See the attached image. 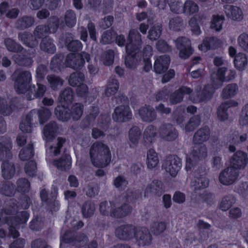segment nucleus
Here are the masks:
<instances>
[{"label":"nucleus","instance_id":"64","mask_svg":"<svg viewBox=\"0 0 248 248\" xmlns=\"http://www.w3.org/2000/svg\"><path fill=\"white\" fill-rule=\"evenodd\" d=\"M183 25V19L179 16L171 18L169 23L170 29L176 31H181Z\"/></svg>","mask_w":248,"mask_h":248},{"label":"nucleus","instance_id":"1","mask_svg":"<svg viewBox=\"0 0 248 248\" xmlns=\"http://www.w3.org/2000/svg\"><path fill=\"white\" fill-rule=\"evenodd\" d=\"M89 154L94 167L104 168L110 162L111 155L109 148L102 142H94L90 148Z\"/></svg>","mask_w":248,"mask_h":248},{"label":"nucleus","instance_id":"20","mask_svg":"<svg viewBox=\"0 0 248 248\" xmlns=\"http://www.w3.org/2000/svg\"><path fill=\"white\" fill-rule=\"evenodd\" d=\"M221 46V40L215 36L205 37L202 43L198 46V48L204 52L210 50H215Z\"/></svg>","mask_w":248,"mask_h":248},{"label":"nucleus","instance_id":"54","mask_svg":"<svg viewBox=\"0 0 248 248\" xmlns=\"http://www.w3.org/2000/svg\"><path fill=\"white\" fill-rule=\"evenodd\" d=\"M15 185L11 182L3 183L0 188L2 194L8 197H12L15 195L16 189Z\"/></svg>","mask_w":248,"mask_h":248},{"label":"nucleus","instance_id":"6","mask_svg":"<svg viewBox=\"0 0 248 248\" xmlns=\"http://www.w3.org/2000/svg\"><path fill=\"white\" fill-rule=\"evenodd\" d=\"M90 55L86 52L80 53H69L65 58L66 66L74 70H81L84 67L85 61L89 62Z\"/></svg>","mask_w":248,"mask_h":248},{"label":"nucleus","instance_id":"62","mask_svg":"<svg viewBox=\"0 0 248 248\" xmlns=\"http://www.w3.org/2000/svg\"><path fill=\"white\" fill-rule=\"evenodd\" d=\"M224 20L225 17L223 16L214 15L211 22V29L216 31H220L222 28Z\"/></svg>","mask_w":248,"mask_h":248},{"label":"nucleus","instance_id":"15","mask_svg":"<svg viewBox=\"0 0 248 248\" xmlns=\"http://www.w3.org/2000/svg\"><path fill=\"white\" fill-rule=\"evenodd\" d=\"M158 132L161 139L169 141L174 140L178 136V131L170 124H162L159 128Z\"/></svg>","mask_w":248,"mask_h":248},{"label":"nucleus","instance_id":"2","mask_svg":"<svg viewBox=\"0 0 248 248\" xmlns=\"http://www.w3.org/2000/svg\"><path fill=\"white\" fill-rule=\"evenodd\" d=\"M51 115L50 109L44 107L39 109H33L22 117L19 128L24 133H30L32 132V122L34 118L38 116L39 123L43 124L48 121Z\"/></svg>","mask_w":248,"mask_h":248},{"label":"nucleus","instance_id":"12","mask_svg":"<svg viewBox=\"0 0 248 248\" xmlns=\"http://www.w3.org/2000/svg\"><path fill=\"white\" fill-rule=\"evenodd\" d=\"M20 103L17 97H13L7 103L6 100L0 96V113L5 116H9L15 111L20 108Z\"/></svg>","mask_w":248,"mask_h":248},{"label":"nucleus","instance_id":"8","mask_svg":"<svg viewBox=\"0 0 248 248\" xmlns=\"http://www.w3.org/2000/svg\"><path fill=\"white\" fill-rule=\"evenodd\" d=\"M181 167V159L176 155H168L162 161V169L169 173L172 177L177 175Z\"/></svg>","mask_w":248,"mask_h":248},{"label":"nucleus","instance_id":"61","mask_svg":"<svg viewBox=\"0 0 248 248\" xmlns=\"http://www.w3.org/2000/svg\"><path fill=\"white\" fill-rule=\"evenodd\" d=\"M201 117L199 115L192 116L185 126V130L186 132H192L198 127L200 125Z\"/></svg>","mask_w":248,"mask_h":248},{"label":"nucleus","instance_id":"51","mask_svg":"<svg viewBox=\"0 0 248 248\" xmlns=\"http://www.w3.org/2000/svg\"><path fill=\"white\" fill-rule=\"evenodd\" d=\"M201 20V17L197 16H194L189 20L188 24L193 34L199 36L202 33L201 28L199 26Z\"/></svg>","mask_w":248,"mask_h":248},{"label":"nucleus","instance_id":"9","mask_svg":"<svg viewBox=\"0 0 248 248\" xmlns=\"http://www.w3.org/2000/svg\"><path fill=\"white\" fill-rule=\"evenodd\" d=\"M190 155V157L186 158V169L187 171L190 170L191 168L196 165V162L207 157V148L204 145H201L200 147L194 149Z\"/></svg>","mask_w":248,"mask_h":248},{"label":"nucleus","instance_id":"42","mask_svg":"<svg viewBox=\"0 0 248 248\" xmlns=\"http://www.w3.org/2000/svg\"><path fill=\"white\" fill-rule=\"evenodd\" d=\"M46 25L48 28L50 33H56L60 26H64L63 21H60L59 17L56 16H50Z\"/></svg>","mask_w":248,"mask_h":248},{"label":"nucleus","instance_id":"10","mask_svg":"<svg viewBox=\"0 0 248 248\" xmlns=\"http://www.w3.org/2000/svg\"><path fill=\"white\" fill-rule=\"evenodd\" d=\"M112 117L116 122H127L132 119V112L128 105H121L114 108Z\"/></svg>","mask_w":248,"mask_h":248},{"label":"nucleus","instance_id":"31","mask_svg":"<svg viewBox=\"0 0 248 248\" xmlns=\"http://www.w3.org/2000/svg\"><path fill=\"white\" fill-rule=\"evenodd\" d=\"M128 140L130 147L133 148L137 146L140 140L141 136V131L138 126L132 125L128 131Z\"/></svg>","mask_w":248,"mask_h":248},{"label":"nucleus","instance_id":"47","mask_svg":"<svg viewBox=\"0 0 248 248\" xmlns=\"http://www.w3.org/2000/svg\"><path fill=\"white\" fill-rule=\"evenodd\" d=\"M147 166L149 169H152L157 166L159 163L158 155L155 150L150 149L147 153Z\"/></svg>","mask_w":248,"mask_h":248},{"label":"nucleus","instance_id":"3","mask_svg":"<svg viewBox=\"0 0 248 248\" xmlns=\"http://www.w3.org/2000/svg\"><path fill=\"white\" fill-rule=\"evenodd\" d=\"M30 217V214L27 211H21L16 216L7 217L0 212V226L7 224L9 227V233L13 238H17L19 236L17 230L20 225L26 224Z\"/></svg>","mask_w":248,"mask_h":248},{"label":"nucleus","instance_id":"45","mask_svg":"<svg viewBox=\"0 0 248 248\" xmlns=\"http://www.w3.org/2000/svg\"><path fill=\"white\" fill-rule=\"evenodd\" d=\"M17 201L15 199H11L9 202V204L3 209V211L0 212L6 215H15L16 216L20 212L18 211L21 209ZM4 216V215H3Z\"/></svg>","mask_w":248,"mask_h":248},{"label":"nucleus","instance_id":"58","mask_svg":"<svg viewBox=\"0 0 248 248\" xmlns=\"http://www.w3.org/2000/svg\"><path fill=\"white\" fill-rule=\"evenodd\" d=\"M85 79V76L83 73L74 72L72 73L68 79V82L70 86L76 87L83 82Z\"/></svg>","mask_w":248,"mask_h":248},{"label":"nucleus","instance_id":"30","mask_svg":"<svg viewBox=\"0 0 248 248\" xmlns=\"http://www.w3.org/2000/svg\"><path fill=\"white\" fill-rule=\"evenodd\" d=\"M58 126L55 121H51L46 124L43 129V134L46 140L50 141L54 140L57 135Z\"/></svg>","mask_w":248,"mask_h":248},{"label":"nucleus","instance_id":"55","mask_svg":"<svg viewBox=\"0 0 248 248\" xmlns=\"http://www.w3.org/2000/svg\"><path fill=\"white\" fill-rule=\"evenodd\" d=\"M183 13L187 15H191L198 13L199 7L198 4L191 0H186L183 6Z\"/></svg>","mask_w":248,"mask_h":248},{"label":"nucleus","instance_id":"52","mask_svg":"<svg viewBox=\"0 0 248 248\" xmlns=\"http://www.w3.org/2000/svg\"><path fill=\"white\" fill-rule=\"evenodd\" d=\"M65 25L69 27L72 28L77 23V16L75 12L72 9H68L65 12L64 21Z\"/></svg>","mask_w":248,"mask_h":248},{"label":"nucleus","instance_id":"60","mask_svg":"<svg viewBox=\"0 0 248 248\" xmlns=\"http://www.w3.org/2000/svg\"><path fill=\"white\" fill-rule=\"evenodd\" d=\"M194 186L195 190L203 189L206 188L209 183V180L204 175H200L195 177L194 181Z\"/></svg>","mask_w":248,"mask_h":248},{"label":"nucleus","instance_id":"14","mask_svg":"<svg viewBox=\"0 0 248 248\" xmlns=\"http://www.w3.org/2000/svg\"><path fill=\"white\" fill-rule=\"evenodd\" d=\"M136 227L130 224L121 225L116 228V237L121 240H130L133 238Z\"/></svg>","mask_w":248,"mask_h":248},{"label":"nucleus","instance_id":"50","mask_svg":"<svg viewBox=\"0 0 248 248\" xmlns=\"http://www.w3.org/2000/svg\"><path fill=\"white\" fill-rule=\"evenodd\" d=\"M235 67L239 71L243 70L248 64V59L246 55L239 52L235 57L233 61Z\"/></svg>","mask_w":248,"mask_h":248},{"label":"nucleus","instance_id":"49","mask_svg":"<svg viewBox=\"0 0 248 248\" xmlns=\"http://www.w3.org/2000/svg\"><path fill=\"white\" fill-rule=\"evenodd\" d=\"M84 106L81 103H74L70 108L72 119L74 121L80 119L83 114Z\"/></svg>","mask_w":248,"mask_h":248},{"label":"nucleus","instance_id":"32","mask_svg":"<svg viewBox=\"0 0 248 248\" xmlns=\"http://www.w3.org/2000/svg\"><path fill=\"white\" fill-rule=\"evenodd\" d=\"M157 134L156 127L150 124L145 129L143 134V142L145 146L153 143Z\"/></svg>","mask_w":248,"mask_h":248},{"label":"nucleus","instance_id":"36","mask_svg":"<svg viewBox=\"0 0 248 248\" xmlns=\"http://www.w3.org/2000/svg\"><path fill=\"white\" fill-rule=\"evenodd\" d=\"M40 47L41 50L48 54H53L56 51L54 40L49 36H46L42 39Z\"/></svg>","mask_w":248,"mask_h":248},{"label":"nucleus","instance_id":"35","mask_svg":"<svg viewBox=\"0 0 248 248\" xmlns=\"http://www.w3.org/2000/svg\"><path fill=\"white\" fill-rule=\"evenodd\" d=\"M224 8L227 16L232 20L239 21L243 19V12L239 7L233 5H227Z\"/></svg>","mask_w":248,"mask_h":248},{"label":"nucleus","instance_id":"43","mask_svg":"<svg viewBox=\"0 0 248 248\" xmlns=\"http://www.w3.org/2000/svg\"><path fill=\"white\" fill-rule=\"evenodd\" d=\"M74 92L73 90L67 87L62 91L59 96L60 101L63 103L65 105L69 106L74 100Z\"/></svg>","mask_w":248,"mask_h":248},{"label":"nucleus","instance_id":"33","mask_svg":"<svg viewBox=\"0 0 248 248\" xmlns=\"http://www.w3.org/2000/svg\"><path fill=\"white\" fill-rule=\"evenodd\" d=\"M18 38L23 44L28 47H33L38 44L34 35L29 31L19 32L18 33Z\"/></svg>","mask_w":248,"mask_h":248},{"label":"nucleus","instance_id":"24","mask_svg":"<svg viewBox=\"0 0 248 248\" xmlns=\"http://www.w3.org/2000/svg\"><path fill=\"white\" fill-rule=\"evenodd\" d=\"M170 62L169 56L164 55L157 57L154 64L155 72L160 74L166 72L169 68Z\"/></svg>","mask_w":248,"mask_h":248},{"label":"nucleus","instance_id":"21","mask_svg":"<svg viewBox=\"0 0 248 248\" xmlns=\"http://www.w3.org/2000/svg\"><path fill=\"white\" fill-rule=\"evenodd\" d=\"M164 192V185L163 182L158 179H154L149 184L144 190V196L148 197L151 194L159 197Z\"/></svg>","mask_w":248,"mask_h":248},{"label":"nucleus","instance_id":"4","mask_svg":"<svg viewBox=\"0 0 248 248\" xmlns=\"http://www.w3.org/2000/svg\"><path fill=\"white\" fill-rule=\"evenodd\" d=\"M14 88L17 93L24 94L31 87V74L30 71L21 69L15 71L13 74Z\"/></svg>","mask_w":248,"mask_h":248},{"label":"nucleus","instance_id":"11","mask_svg":"<svg viewBox=\"0 0 248 248\" xmlns=\"http://www.w3.org/2000/svg\"><path fill=\"white\" fill-rule=\"evenodd\" d=\"M176 47L179 50V57L183 59L188 58L193 53L190 40L184 36L178 37L175 41Z\"/></svg>","mask_w":248,"mask_h":248},{"label":"nucleus","instance_id":"25","mask_svg":"<svg viewBox=\"0 0 248 248\" xmlns=\"http://www.w3.org/2000/svg\"><path fill=\"white\" fill-rule=\"evenodd\" d=\"M64 58V55L63 53L55 54L52 58L50 62L51 70L55 72H59L66 67Z\"/></svg>","mask_w":248,"mask_h":248},{"label":"nucleus","instance_id":"16","mask_svg":"<svg viewBox=\"0 0 248 248\" xmlns=\"http://www.w3.org/2000/svg\"><path fill=\"white\" fill-rule=\"evenodd\" d=\"M248 162L247 154L243 151H237L231 159V168L235 170L243 169Z\"/></svg>","mask_w":248,"mask_h":248},{"label":"nucleus","instance_id":"5","mask_svg":"<svg viewBox=\"0 0 248 248\" xmlns=\"http://www.w3.org/2000/svg\"><path fill=\"white\" fill-rule=\"evenodd\" d=\"M58 188L53 185L49 194L46 189L41 190L40 197L43 203L46 205L47 210L53 213L58 211L60 207L59 201L57 200L58 195Z\"/></svg>","mask_w":248,"mask_h":248},{"label":"nucleus","instance_id":"19","mask_svg":"<svg viewBox=\"0 0 248 248\" xmlns=\"http://www.w3.org/2000/svg\"><path fill=\"white\" fill-rule=\"evenodd\" d=\"M192 92L190 88L182 86L176 90L174 92L170 93L169 98V102L171 105H176L181 102L186 94H189Z\"/></svg>","mask_w":248,"mask_h":248},{"label":"nucleus","instance_id":"18","mask_svg":"<svg viewBox=\"0 0 248 248\" xmlns=\"http://www.w3.org/2000/svg\"><path fill=\"white\" fill-rule=\"evenodd\" d=\"M238 173L236 170L228 167L222 171L219 175V181L223 185L232 184L237 179Z\"/></svg>","mask_w":248,"mask_h":248},{"label":"nucleus","instance_id":"39","mask_svg":"<svg viewBox=\"0 0 248 248\" xmlns=\"http://www.w3.org/2000/svg\"><path fill=\"white\" fill-rule=\"evenodd\" d=\"M15 166L13 163L8 160L3 161L1 165V172L5 180L11 179L15 174Z\"/></svg>","mask_w":248,"mask_h":248},{"label":"nucleus","instance_id":"48","mask_svg":"<svg viewBox=\"0 0 248 248\" xmlns=\"http://www.w3.org/2000/svg\"><path fill=\"white\" fill-rule=\"evenodd\" d=\"M46 79L52 90L56 91L63 83V80L60 77L54 74L48 75Z\"/></svg>","mask_w":248,"mask_h":248},{"label":"nucleus","instance_id":"37","mask_svg":"<svg viewBox=\"0 0 248 248\" xmlns=\"http://www.w3.org/2000/svg\"><path fill=\"white\" fill-rule=\"evenodd\" d=\"M35 19L31 16L25 15L19 17L16 22V26L17 29L24 30L31 27L33 25Z\"/></svg>","mask_w":248,"mask_h":248},{"label":"nucleus","instance_id":"41","mask_svg":"<svg viewBox=\"0 0 248 248\" xmlns=\"http://www.w3.org/2000/svg\"><path fill=\"white\" fill-rule=\"evenodd\" d=\"M238 92V85L236 83H230L223 88L221 96L223 99H230L234 97Z\"/></svg>","mask_w":248,"mask_h":248},{"label":"nucleus","instance_id":"17","mask_svg":"<svg viewBox=\"0 0 248 248\" xmlns=\"http://www.w3.org/2000/svg\"><path fill=\"white\" fill-rule=\"evenodd\" d=\"M214 92L215 88L213 85L206 84L201 92L193 96L192 101L196 104L205 102L212 98Z\"/></svg>","mask_w":248,"mask_h":248},{"label":"nucleus","instance_id":"7","mask_svg":"<svg viewBox=\"0 0 248 248\" xmlns=\"http://www.w3.org/2000/svg\"><path fill=\"white\" fill-rule=\"evenodd\" d=\"M128 43L125 46L126 52L127 54L135 55L141 54L139 51L141 47V35L138 31L130 30L127 37Z\"/></svg>","mask_w":248,"mask_h":248},{"label":"nucleus","instance_id":"26","mask_svg":"<svg viewBox=\"0 0 248 248\" xmlns=\"http://www.w3.org/2000/svg\"><path fill=\"white\" fill-rule=\"evenodd\" d=\"M139 114L142 120L144 122H151L155 120L156 114L154 108L150 105H145L141 107Z\"/></svg>","mask_w":248,"mask_h":248},{"label":"nucleus","instance_id":"29","mask_svg":"<svg viewBox=\"0 0 248 248\" xmlns=\"http://www.w3.org/2000/svg\"><path fill=\"white\" fill-rule=\"evenodd\" d=\"M53 165L61 171L69 170L72 165V159L69 155H63L59 159L53 161Z\"/></svg>","mask_w":248,"mask_h":248},{"label":"nucleus","instance_id":"59","mask_svg":"<svg viewBox=\"0 0 248 248\" xmlns=\"http://www.w3.org/2000/svg\"><path fill=\"white\" fill-rule=\"evenodd\" d=\"M24 165V171L26 175L30 177H34L37 171V163L35 160H27Z\"/></svg>","mask_w":248,"mask_h":248},{"label":"nucleus","instance_id":"40","mask_svg":"<svg viewBox=\"0 0 248 248\" xmlns=\"http://www.w3.org/2000/svg\"><path fill=\"white\" fill-rule=\"evenodd\" d=\"M135 55L127 54L125 56L124 63L126 68L130 69H134L139 64L142 60L141 54Z\"/></svg>","mask_w":248,"mask_h":248},{"label":"nucleus","instance_id":"57","mask_svg":"<svg viewBox=\"0 0 248 248\" xmlns=\"http://www.w3.org/2000/svg\"><path fill=\"white\" fill-rule=\"evenodd\" d=\"M16 190L21 194L28 193L31 187L30 181L25 178H20L16 181Z\"/></svg>","mask_w":248,"mask_h":248},{"label":"nucleus","instance_id":"63","mask_svg":"<svg viewBox=\"0 0 248 248\" xmlns=\"http://www.w3.org/2000/svg\"><path fill=\"white\" fill-rule=\"evenodd\" d=\"M235 201V200L233 197L227 195L222 198L219 204V208L223 211H226L232 207Z\"/></svg>","mask_w":248,"mask_h":248},{"label":"nucleus","instance_id":"28","mask_svg":"<svg viewBox=\"0 0 248 248\" xmlns=\"http://www.w3.org/2000/svg\"><path fill=\"white\" fill-rule=\"evenodd\" d=\"M12 58L17 65L21 66L30 67L33 62L32 58L27 52L14 54Z\"/></svg>","mask_w":248,"mask_h":248},{"label":"nucleus","instance_id":"34","mask_svg":"<svg viewBox=\"0 0 248 248\" xmlns=\"http://www.w3.org/2000/svg\"><path fill=\"white\" fill-rule=\"evenodd\" d=\"M34 155V145L32 143H29L20 150L18 156L21 161H25L32 160Z\"/></svg>","mask_w":248,"mask_h":248},{"label":"nucleus","instance_id":"44","mask_svg":"<svg viewBox=\"0 0 248 248\" xmlns=\"http://www.w3.org/2000/svg\"><path fill=\"white\" fill-rule=\"evenodd\" d=\"M119 88V81L114 78H110L105 89V95L108 97L114 95Z\"/></svg>","mask_w":248,"mask_h":248},{"label":"nucleus","instance_id":"46","mask_svg":"<svg viewBox=\"0 0 248 248\" xmlns=\"http://www.w3.org/2000/svg\"><path fill=\"white\" fill-rule=\"evenodd\" d=\"M4 44L8 51L14 53H20L24 49L23 47L15 40L7 38L4 40Z\"/></svg>","mask_w":248,"mask_h":248},{"label":"nucleus","instance_id":"23","mask_svg":"<svg viewBox=\"0 0 248 248\" xmlns=\"http://www.w3.org/2000/svg\"><path fill=\"white\" fill-rule=\"evenodd\" d=\"M64 43L68 51L72 53H78L83 47L82 43L78 40H73L72 34L66 33L65 35Z\"/></svg>","mask_w":248,"mask_h":248},{"label":"nucleus","instance_id":"22","mask_svg":"<svg viewBox=\"0 0 248 248\" xmlns=\"http://www.w3.org/2000/svg\"><path fill=\"white\" fill-rule=\"evenodd\" d=\"M132 207L128 203H123L120 207L110 208L109 216L114 218H122L129 215L132 211Z\"/></svg>","mask_w":248,"mask_h":248},{"label":"nucleus","instance_id":"13","mask_svg":"<svg viewBox=\"0 0 248 248\" xmlns=\"http://www.w3.org/2000/svg\"><path fill=\"white\" fill-rule=\"evenodd\" d=\"M133 237H135L138 245L148 246L152 241V236L148 229L144 226L136 227Z\"/></svg>","mask_w":248,"mask_h":248},{"label":"nucleus","instance_id":"38","mask_svg":"<svg viewBox=\"0 0 248 248\" xmlns=\"http://www.w3.org/2000/svg\"><path fill=\"white\" fill-rule=\"evenodd\" d=\"M55 114L58 119L62 122H67L72 118L70 108L67 105L58 106L55 109Z\"/></svg>","mask_w":248,"mask_h":248},{"label":"nucleus","instance_id":"53","mask_svg":"<svg viewBox=\"0 0 248 248\" xmlns=\"http://www.w3.org/2000/svg\"><path fill=\"white\" fill-rule=\"evenodd\" d=\"M94 211V204L91 201H86L83 203L81 212L84 217H91L93 215Z\"/></svg>","mask_w":248,"mask_h":248},{"label":"nucleus","instance_id":"56","mask_svg":"<svg viewBox=\"0 0 248 248\" xmlns=\"http://www.w3.org/2000/svg\"><path fill=\"white\" fill-rule=\"evenodd\" d=\"M117 32L112 29L104 31L101 35L100 43L103 45L111 44L114 42Z\"/></svg>","mask_w":248,"mask_h":248},{"label":"nucleus","instance_id":"27","mask_svg":"<svg viewBox=\"0 0 248 248\" xmlns=\"http://www.w3.org/2000/svg\"><path fill=\"white\" fill-rule=\"evenodd\" d=\"M210 135V130L208 126L198 129L193 136V141L195 144H202L207 141Z\"/></svg>","mask_w":248,"mask_h":248}]
</instances>
